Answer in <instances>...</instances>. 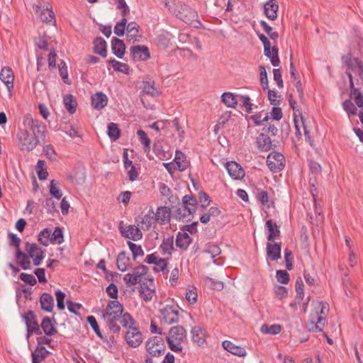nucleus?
<instances>
[{
    "instance_id": "nucleus-40",
    "label": "nucleus",
    "mask_w": 363,
    "mask_h": 363,
    "mask_svg": "<svg viewBox=\"0 0 363 363\" xmlns=\"http://www.w3.org/2000/svg\"><path fill=\"white\" fill-rule=\"evenodd\" d=\"M278 52V49L274 46L269 49L268 51L264 50V55L270 58L271 63L274 67H278L280 64Z\"/></svg>"
},
{
    "instance_id": "nucleus-13",
    "label": "nucleus",
    "mask_w": 363,
    "mask_h": 363,
    "mask_svg": "<svg viewBox=\"0 0 363 363\" xmlns=\"http://www.w3.org/2000/svg\"><path fill=\"white\" fill-rule=\"evenodd\" d=\"M0 79L6 85L9 96H11L14 82V74L12 69L7 67L2 68L0 73Z\"/></svg>"
},
{
    "instance_id": "nucleus-43",
    "label": "nucleus",
    "mask_w": 363,
    "mask_h": 363,
    "mask_svg": "<svg viewBox=\"0 0 363 363\" xmlns=\"http://www.w3.org/2000/svg\"><path fill=\"white\" fill-rule=\"evenodd\" d=\"M281 330V326L279 324L268 325L264 324L260 328V331L264 334L277 335Z\"/></svg>"
},
{
    "instance_id": "nucleus-46",
    "label": "nucleus",
    "mask_w": 363,
    "mask_h": 363,
    "mask_svg": "<svg viewBox=\"0 0 363 363\" xmlns=\"http://www.w3.org/2000/svg\"><path fill=\"white\" fill-rule=\"evenodd\" d=\"M38 241L44 246H48L51 242V230L48 228L43 230L38 235Z\"/></svg>"
},
{
    "instance_id": "nucleus-33",
    "label": "nucleus",
    "mask_w": 363,
    "mask_h": 363,
    "mask_svg": "<svg viewBox=\"0 0 363 363\" xmlns=\"http://www.w3.org/2000/svg\"><path fill=\"white\" fill-rule=\"evenodd\" d=\"M191 241V238L186 232H179L176 238V245L179 248L186 249Z\"/></svg>"
},
{
    "instance_id": "nucleus-57",
    "label": "nucleus",
    "mask_w": 363,
    "mask_h": 363,
    "mask_svg": "<svg viewBox=\"0 0 363 363\" xmlns=\"http://www.w3.org/2000/svg\"><path fill=\"white\" fill-rule=\"evenodd\" d=\"M130 250L133 253V259L135 260L138 257H141L144 255V252L140 245H138L133 242H128Z\"/></svg>"
},
{
    "instance_id": "nucleus-34",
    "label": "nucleus",
    "mask_w": 363,
    "mask_h": 363,
    "mask_svg": "<svg viewBox=\"0 0 363 363\" xmlns=\"http://www.w3.org/2000/svg\"><path fill=\"white\" fill-rule=\"evenodd\" d=\"M184 211L188 213H194L196 209L197 201L191 196L186 195L183 197Z\"/></svg>"
},
{
    "instance_id": "nucleus-64",
    "label": "nucleus",
    "mask_w": 363,
    "mask_h": 363,
    "mask_svg": "<svg viewBox=\"0 0 363 363\" xmlns=\"http://www.w3.org/2000/svg\"><path fill=\"white\" fill-rule=\"evenodd\" d=\"M277 279L281 284H287L289 281V274L285 270H277Z\"/></svg>"
},
{
    "instance_id": "nucleus-52",
    "label": "nucleus",
    "mask_w": 363,
    "mask_h": 363,
    "mask_svg": "<svg viewBox=\"0 0 363 363\" xmlns=\"http://www.w3.org/2000/svg\"><path fill=\"white\" fill-rule=\"evenodd\" d=\"M127 20L123 17L121 21L118 22L114 28V33L118 36H123L127 27Z\"/></svg>"
},
{
    "instance_id": "nucleus-38",
    "label": "nucleus",
    "mask_w": 363,
    "mask_h": 363,
    "mask_svg": "<svg viewBox=\"0 0 363 363\" xmlns=\"http://www.w3.org/2000/svg\"><path fill=\"white\" fill-rule=\"evenodd\" d=\"M35 11L40 13V18L42 21L50 23L54 20L55 15L52 10L49 9L41 10L39 6H36Z\"/></svg>"
},
{
    "instance_id": "nucleus-14",
    "label": "nucleus",
    "mask_w": 363,
    "mask_h": 363,
    "mask_svg": "<svg viewBox=\"0 0 363 363\" xmlns=\"http://www.w3.org/2000/svg\"><path fill=\"white\" fill-rule=\"evenodd\" d=\"M119 228L121 234L125 238L133 240H138L142 238L143 233L140 228L135 225H130L124 228L123 226L120 225Z\"/></svg>"
},
{
    "instance_id": "nucleus-4",
    "label": "nucleus",
    "mask_w": 363,
    "mask_h": 363,
    "mask_svg": "<svg viewBox=\"0 0 363 363\" xmlns=\"http://www.w3.org/2000/svg\"><path fill=\"white\" fill-rule=\"evenodd\" d=\"M186 333L185 329L179 325L170 328L167 342L171 350L178 352H182V347L181 344L186 340Z\"/></svg>"
},
{
    "instance_id": "nucleus-28",
    "label": "nucleus",
    "mask_w": 363,
    "mask_h": 363,
    "mask_svg": "<svg viewBox=\"0 0 363 363\" xmlns=\"http://www.w3.org/2000/svg\"><path fill=\"white\" fill-rule=\"evenodd\" d=\"M170 209L166 206L159 207L155 216V220L160 223L162 224L167 223L170 220Z\"/></svg>"
},
{
    "instance_id": "nucleus-24",
    "label": "nucleus",
    "mask_w": 363,
    "mask_h": 363,
    "mask_svg": "<svg viewBox=\"0 0 363 363\" xmlns=\"http://www.w3.org/2000/svg\"><path fill=\"white\" fill-rule=\"evenodd\" d=\"M121 318V315H118V316L113 315L104 318L107 327L113 333L116 335V337H118V335L121 330L120 325H118V322H120Z\"/></svg>"
},
{
    "instance_id": "nucleus-53",
    "label": "nucleus",
    "mask_w": 363,
    "mask_h": 363,
    "mask_svg": "<svg viewBox=\"0 0 363 363\" xmlns=\"http://www.w3.org/2000/svg\"><path fill=\"white\" fill-rule=\"evenodd\" d=\"M203 254L206 257L213 259L220 253V250L217 245H208V247L203 250Z\"/></svg>"
},
{
    "instance_id": "nucleus-50",
    "label": "nucleus",
    "mask_w": 363,
    "mask_h": 363,
    "mask_svg": "<svg viewBox=\"0 0 363 363\" xmlns=\"http://www.w3.org/2000/svg\"><path fill=\"white\" fill-rule=\"evenodd\" d=\"M160 248L163 254L171 255L173 250V238L164 239Z\"/></svg>"
},
{
    "instance_id": "nucleus-17",
    "label": "nucleus",
    "mask_w": 363,
    "mask_h": 363,
    "mask_svg": "<svg viewBox=\"0 0 363 363\" xmlns=\"http://www.w3.org/2000/svg\"><path fill=\"white\" fill-rule=\"evenodd\" d=\"M123 312V306L118 301H111L108 302L103 318L110 316H118L122 315Z\"/></svg>"
},
{
    "instance_id": "nucleus-36",
    "label": "nucleus",
    "mask_w": 363,
    "mask_h": 363,
    "mask_svg": "<svg viewBox=\"0 0 363 363\" xmlns=\"http://www.w3.org/2000/svg\"><path fill=\"white\" fill-rule=\"evenodd\" d=\"M174 162L178 169L181 172L186 169L189 166V162L186 160V156L180 151L176 152V156L174 157Z\"/></svg>"
},
{
    "instance_id": "nucleus-63",
    "label": "nucleus",
    "mask_w": 363,
    "mask_h": 363,
    "mask_svg": "<svg viewBox=\"0 0 363 363\" xmlns=\"http://www.w3.org/2000/svg\"><path fill=\"white\" fill-rule=\"evenodd\" d=\"M342 106L344 110L348 113V115H356L357 108L354 104L350 100L345 101L342 104Z\"/></svg>"
},
{
    "instance_id": "nucleus-26",
    "label": "nucleus",
    "mask_w": 363,
    "mask_h": 363,
    "mask_svg": "<svg viewBox=\"0 0 363 363\" xmlns=\"http://www.w3.org/2000/svg\"><path fill=\"white\" fill-rule=\"evenodd\" d=\"M55 321L49 317H45L41 323V328L47 336H52L57 333L54 323Z\"/></svg>"
},
{
    "instance_id": "nucleus-15",
    "label": "nucleus",
    "mask_w": 363,
    "mask_h": 363,
    "mask_svg": "<svg viewBox=\"0 0 363 363\" xmlns=\"http://www.w3.org/2000/svg\"><path fill=\"white\" fill-rule=\"evenodd\" d=\"M229 175L235 179H240L245 176V172L241 166L235 162H228L225 164Z\"/></svg>"
},
{
    "instance_id": "nucleus-27",
    "label": "nucleus",
    "mask_w": 363,
    "mask_h": 363,
    "mask_svg": "<svg viewBox=\"0 0 363 363\" xmlns=\"http://www.w3.org/2000/svg\"><path fill=\"white\" fill-rule=\"evenodd\" d=\"M40 121L38 120H34L30 114H27L24 116L23 121V129L30 130L33 132L40 131Z\"/></svg>"
},
{
    "instance_id": "nucleus-7",
    "label": "nucleus",
    "mask_w": 363,
    "mask_h": 363,
    "mask_svg": "<svg viewBox=\"0 0 363 363\" xmlns=\"http://www.w3.org/2000/svg\"><path fill=\"white\" fill-rule=\"evenodd\" d=\"M125 340L131 347H138L143 341L142 333L135 325H129L126 330Z\"/></svg>"
},
{
    "instance_id": "nucleus-23",
    "label": "nucleus",
    "mask_w": 363,
    "mask_h": 363,
    "mask_svg": "<svg viewBox=\"0 0 363 363\" xmlns=\"http://www.w3.org/2000/svg\"><path fill=\"white\" fill-rule=\"evenodd\" d=\"M127 37L129 41H139L141 35L139 34V26L135 22H130L126 27Z\"/></svg>"
},
{
    "instance_id": "nucleus-41",
    "label": "nucleus",
    "mask_w": 363,
    "mask_h": 363,
    "mask_svg": "<svg viewBox=\"0 0 363 363\" xmlns=\"http://www.w3.org/2000/svg\"><path fill=\"white\" fill-rule=\"evenodd\" d=\"M94 52L103 57H105L106 54V41L102 38H97L94 41Z\"/></svg>"
},
{
    "instance_id": "nucleus-30",
    "label": "nucleus",
    "mask_w": 363,
    "mask_h": 363,
    "mask_svg": "<svg viewBox=\"0 0 363 363\" xmlns=\"http://www.w3.org/2000/svg\"><path fill=\"white\" fill-rule=\"evenodd\" d=\"M111 48L113 54L118 58H122L125 50V45L122 40L113 38L111 41Z\"/></svg>"
},
{
    "instance_id": "nucleus-61",
    "label": "nucleus",
    "mask_w": 363,
    "mask_h": 363,
    "mask_svg": "<svg viewBox=\"0 0 363 363\" xmlns=\"http://www.w3.org/2000/svg\"><path fill=\"white\" fill-rule=\"evenodd\" d=\"M87 321L94 330V331L96 333V334L101 339H104V336L102 335V333L100 331L99 327L98 325L96 319L94 316L91 315L88 316Z\"/></svg>"
},
{
    "instance_id": "nucleus-56",
    "label": "nucleus",
    "mask_w": 363,
    "mask_h": 363,
    "mask_svg": "<svg viewBox=\"0 0 363 363\" xmlns=\"http://www.w3.org/2000/svg\"><path fill=\"white\" fill-rule=\"evenodd\" d=\"M112 67L116 71L121 72L124 74H128L129 71V67L127 64L121 62L116 60H112L111 61Z\"/></svg>"
},
{
    "instance_id": "nucleus-10",
    "label": "nucleus",
    "mask_w": 363,
    "mask_h": 363,
    "mask_svg": "<svg viewBox=\"0 0 363 363\" xmlns=\"http://www.w3.org/2000/svg\"><path fill=\"white\" fill-rule=\"evenodd\" d=\"M284 157L279 152H272L267 158V164L269 169L277 172L283 169L284 166Z\"/></svg>"
},
{
    "instance_id": "nucleus-20",
    "label": "nucleus",
    "mask_w": 363,
    "mask_h": 363,
    "mask_svg": "<svg viewBox=\"0 0 363 363\" xmlns=\"http://www.w3.org/2000/svg\"><path fill=\"white\" fill-rule=\"evenodd\" d=\"M191 340L198 345H202L206 342V332L200 326H196L191 330Z\"/></svg>"
},
{
    "instance_id": "nucleus-16",
    "label": "nucleus",
    "mask_w": 363,
    "mask_h": 363,
    "mask_svg": "<svg viewBox=\"0 0 363 363\" xmlns=\"http://www.w3.org/2000/svg\"><path fill=\"white\" fill-rule=\"evenodd\" d=\"M267 256L272 261H277L281 258V243L269 242L266 247Z\"/></svg>"
},
{
    "instance_id": "nucleus-32",
    "label": "nucleus",
    "mask_w": 363,
    "mask_h": 363,
    "mask_svg": "<svg viewBox=\"0 0 363 363\" xmlns=\"http://www.w3.org/2000/svg\"><path fill=\"white\" fill-rule=\"evenodd\" d=\"M49 353L45 347H37L35 350L32 352V363H42Z\"/></svg>"
},
{
    "instance_id": "nucleus-51",
    "label": "nucleus",
    "mask_w": 363,
    "mask_h": 363,
    "mask_svg": "<svg viewBox=\"0 0 363 363\" xmlns=\"http://www.w3.org/2000/svg\"><path fill=\"white\" fill-rule=\"evenodd\" d=\"M139 292L140 298L146 301L152 300L155 295V291L147 286H142Z\"/></svg>"
},
{
    "instance_id": "nucleus-39",
    "label": "nucleus",
    "mask_w": 363,
    "mask_h": 363,
    "mask_svg": "<svg viewBox=\"0 0 363 363\" xmlns=\"http://www.w3.org/2000/svg\"><path fill=\"white\" fill-rule=\"evenodd\" d=\"M154 221V212L150 211L147 214L141 218L140 228L143 230H148Z\"/></svg>"
},
{
    "instance_id": "nucleus-2",
    "label": "nucleus",
    "mask_w": 363,
    "mask_h": 363,
    "mask_svg": "<svg viewBox=\"0 0 363 363\" xmlns=\"http://www.w3.org/2000/svg\"><path fill=\"white\" fill-rule=\"evenodd\" d=\"M314 311L310 315L311 329L321 332L325 325V316L328 313V305L323 301L313 303Z\"/></svg>"
},
{
    "instance_id": "nucleus-35",
    "label": "nucleus",
    "mask_w": 363,
    "mask_h": 363,
    "mask_svg": "<svg viewBox=\"0 0 363 363\" xmlns=\"http://www.w3.org/2000/svg\"><path fill=\"white\" fill-rule=\"evenodd\" d=\"M41 307L48 312H51L54 307V299L51 295L45 293L40 298Z\"/></svg>"
},
{
    "instance_id": "nucleus-3",
    "label": "nucleus",
    "mask_w": 363,
    "mask_h": 363,
    "mask_svg": "<svg viewBox=\"0 0 363 363\" xmlns=\"http://www.w3.org/2000/svg\"><path fill=\"white\" fill-rule=\"evenodd\" d=\"M342 59L347 66L345 73L350 79V88H353L352 74L358 76L360 81L363 82V63L358 58L352 57L350 54L343 56Z\"/></svg>"
},
{
    "instance_id": "nucleus-22",
    "label": "nucleus",
    "mask_w": 363,
    "mask_h": 363,
    "mask_svg": "<svg viewBox=\"0 0 363 363\" xmlns=\"http://www.w3.org/2000/svg\"><path fill=\"white\" fill-rule=\"evenodd\" d=\"M222 345L225 350L238 357H244L246 354V350L244 347L236 345L228 340L223 342Z\"/></svg>"
},
{
    "instance_id": "nucleus-49",
    "label": "nucleus",
    "mask_w": 363,
    "mask_h": 363,
    "mask_svg": "<svg viewBox=\"0 0 363 363\" xmlns=\"http://www.w3.org/2000/svg\"><path fill=\"white\" fill-rule=\"evenodd\" d=\"M120 129L116 123H110L108 125L107 133L112 140H116L118 139L120 137Z\"/></svg>"
},
{
    "instance_id": "nucleus-31",
    "label": "nucleus",
    "mask_w": 363,
    "mask_h": 363,
    "mask_svg": "<svg viewBox=\"0 0 363 363\" xmlns=\"http://www.w3.org/2000/svg\"><path fill=\"white\" fill-rule=\"evenodd\" d=\"M107 101V96L101 92H97L91 96V105L97 109H101L105 107Z\"/></svg>"
},
{
    "instance_id": "nucleus-6",
    "label": "nucleus",
    "mask_w": 363,
    "mask_h": 363,
    "mask_svg": "<svg viewBox=\"0 0 363 363\" xmlns=\"http://www.w3.org/2000/svg\"><path fill=\"white\" fill-rule=\"evenodd\" d=\"M10 244L16 247V259L18 264L25 270L28 269L30 265V261L26 254L23 253L19 248L21 239L13 233H9Z\"/></svg>"
},
{
    "instance_id": "nucleus-54",
    "label": "nucleus",
    "mask_w": 363,
    "mask_h": 363,
    "mask_svg": "<svg viewBox=\"0 0 363 363\" xmlns=\"http://www.w3.org/2000/svg\"><path fill=\"white\" fill-rule=\"evenodd\" d=\"M138 136L140 143L144 145L145 151H149L150 149V140L147 137L146 133L143 130H138L137 132Z\"/></svg>"
},
{
    "instance_id": "nucleus-25",
    "label": "nucleus",
    "mask_w": 363,
    "mask_h": 363,
    "mask_svg": "<svg viewBox=\"0 0 363 363\" xmlns=\"http://www.w3.org/2000/svg\"><path fill=\"white\" fill-rule=\"evenodd\" d=\"M256 143L258 149L262 152L270 150L272 146L270 138L264 133H261L258 135Z\"/></svg>"
},
{
    "instance_id": "nucleus-44",
    "label": "nucleus",
    "mask_w": 363,
    "mask_h": 363,
    "mask_svg": "<svg viewBox=\"0 0 363 363\" xmlns=\"http://www.w3.org/2000/svg\"><path fill=\"white\" fill-rule=\"evenodd\" d=\"M143 90L147 95L155 97L159 96L160 92L157 89L155 86L154 82H144L143 86Z\"/></svg>"
},
{
    "instance_id": "nucleus-8",
    "label": "nucleus",
    "mask_w": 363,
    "mask_h": 363,
    "mask_svg": "<svg viewBox=\"0 0 363 363\" xmlns=\"http://www.w3.org/2000/svg\"><path fill=\"white\" fill-rule=\"evenodd\" d=\"M25 250L29 259H32L35 266H39L44 259V252L35 243L26 242ZM30 261V259H29Z\"/></svg>"
},
{
    "instance_id": "nucleus-9",
    "label": "nucleus",
    "mask_w": 363,
    "mask_h": 363,
    "mask_svg": "<svg viewBox=\"0 0 363 363\" xmlns=\"http://www.w3.org/2000/svg\"><path fill=\"white\" fill-rule=\"evenodd\" d=\"M147 267L145 265H140L133 269V273H128L123 277V280L128 286H133L141 281L143 276L147 274Z\"/></svg>"
},
{
    "instance_id": "nucleus-18",
    "label": "nucleus",
    "mask_w": 363,
    "mask_h": 363,
    "mask_svg": "<svg viewBox=\"0 0 363 363\" xmlns=\"http://www.w3.org/2000/svg\"><path fill=\"white\" fill-rule=\"evenodd\" d=\"M130 54L134 60L145 61L150 57L148 48L145 45H136L130 48Z\"/></svg>"
},
{
    "instance_id": "nucleus-12",
    "label": "nucleus",
    "mask_w": 363,
    "mask_h": 363,
    "mask_svg": "<svg viewBox=\"0 0 363 363\" xmlns=\"http://www.w3.org/2000/svg\"><path fill=\"white\" fill-rule=\"evenodd\" d=\"M162 318L165 323L172 324L179 320L178 307L174 306H166L161 310Z\"/></svg>"
},
{
    "instance_id": "nucleus-59",
    "label": "nucleus",
    "mask_w": 363,
    "mask_h": 363,
    "mask_svg": "<svg viewBox=\"0 0 363 363\" xmlns=\"http://www.w3.org/2000/svg\"><path fill=\"white\" fill-rule=\"evenodd\" d=\"M352 90V94L354 96V100L355 101V104L359 107L363 108V95L360 92V91L358 89L354 88L353 86V88H351Z\"/></svg>"
},
{
    "instance_id": "nucleus-45",
    "label": "nucleus",
    "mask_w": 363,
    "mask_h": 363,
    "mask_svg": "<svg viewBox=\"0 0 363 363\" xmlns=\"http://www.w3.org/2000/svg\"><path fill=\"white\" fill-rule=\"evenodd\" d=\"M24 319L27 329H28L30 331L35 329V328L38 325L35 320V315L33 311H28L24 315Z\"/></svg>"
},
{
    "instance_id": "nucleus-29",
    "label": "nucleus",
    "mask_w": 363,
    "mask_h": 363,
    "mask_svg": "<svg viewBox=\"0 0 363 363\" xmlns=\"http://www.w3.org/2000/svg\"><path fill=\"white\" fill-rule=\"evenodd\" d=\"M265 227L268 230L267 239L269 242H274V240L280 236V230L277 225L272 220L266 222Z\"/></svg>"
},
{
    "instance_id": "nucleus-47",
    "label": "nucleus",
    "mask_w": 363,
    "mask_h": 363,
    "mask_svg": "<svg viewBox=\"0 0 363 363\" xmlns=\"http://www.w3.org/2000/svg\"><path fill=\"white\" fill-rule=\"evenodd\" d=\"M221 100L228 107L233 108L237 104L235 95L230 92L223 93L221 96Z\"/></svg>"
},
{
    "instance_id": "nucleus-11",
    "label": "nucleus",
    "mask_w": 363,
    "mask_h": 363,
    "mask_svg": "<svg viewBox=\"0 0 363 363\" xmlns=\"http://www.w3.org/2000/svg\"><path fill=\"white\" fill-rule=\"evenodd\" d=\"M146 349L151 355L158 357L164 352L165 347L162 339L153 337L147 341Z\"/></svg>"
},
{
    "instance_id": "nucleus-58",
    "label": "nucleus",
    "mask_w": 363,
    "mask_h": 363,
    "mask_svg": "<svg viewBox=\"0 0 363 363\" xmlns=\"http://www.w3.org/2000/svg\"><path fill=\"white\" fill-rule=\"evenodd\" d=\"M50 193L55 198L59 199L62 197V193L58 187V183L55 180H52L50 185Z\"/></svg>"
},
{
    "instance_id": "nucleus-19",
    "label": "nucleus",
    "mask_w": 363,
    "mask_h": 363,
    "mask_svg": "<svg viewBox=\"0 0 363 363\" xmlns=\"http://www.w3.org/2000/svg\"><path fill=\"white\" fill-rule=\"evenodd\" d=\"M145 261L147 264H155V270L157 272H163L167 266V260L166 259L158 257L154 254L147 255Z\"/></svg>"
},
{
    "instance_id": "nucleus-60",
    "label": "nucleus",
    "mask_w": 363,
    "mask_h": 363,
    "mask_svg": "<svg viewBox=\"0 0 363 363\" xmlns=\"http://www.w3.org/2000/svg\"><path fill=\"white\" fill-rule=\"evenodd\" d=\"M51 242L57 244H61L63 242L62 231L59 228H55V230L51 232Z\"/></svg>"
},
{
    "instance_id": "nucleus-48",
    "label": "nucleus",
    "mask_w": 363,
    "mask_h": 363,
    "mask_svg": "<svg viewBox=\"0 0 363 363\" xmlns=\"http://www.w3.org/2000/svg\"><path fill=\"white\" fill-rule=\"evenodd\" d=\"M64 104L70 113L76 111L77 102L72 95H67L64 97Z\"/></svg>"
},
{
    "instance_id": "nucleus-21",
    "label": "nucleus",
    "mask_w": 363,
    "mask_h": 363,
    "mask_svg": "<svg viewBox=\"0 0 363 363\" xmlns=\"http://www.w3.org/2000/svg\"><path fill=\"white\" fill-rule=\"evenodd\" d=\"M264 13L267 17L274 21L277 18L279 4L277 0H269L264 6Z\"/></svg>"
},
{
    "instance_id": "nucleus-55",
    "label": "nucleus",
    "mask_w": 363,
    "mask_h": 363,
    "mask_svg": "<svg viewBox=\"0 0 363 363\" xmlns=\"http://www.w3.org/2000/svg\"><path fill=\"white\" fill-rule=\"evenodd\" d=\"M120 323L123 327L126 328V330L129 325H135V320L128 313H125L124 314L122 313Z\"/></svg>"
},
{
    "instance_id": "nucleus-42",
    "label": "nucleus",
    "mask_w": 363,
    "mask_h": 363,
    "mask_svg": "<svg viewBox=\"0 0 363 363\" xmlns=\"http://www.w3.org/2000/svg\"><path fill=\"white\" fill-rule=\"evenodd\" d=\"M129 258L126 257L124 252L119 253L117 257L118 269L123 272L126 271L129 264Z\"/></svg>"
},
{
    "instance_id": "nucleus-62",
    "label": "nucleus",
    "mask_w": 363,
    "mask_h": 363,
    "mask_svg": "<svg viewBox=\"0 0 363 363\" xmlns=\"http://www.w3.org/2000/svg\"><path fill=\"white\" fill-rule=\"evenodd\" d=\"M59 72L65 84H69V78H68V72L66 64L65 62L62 61L59 64Z\"/></svg>"
},
{
    "instance_id": "nucleus-37",
    "label": "nucleus",
    "mask_w": 363,
    "mask_h": 363,
    "mask_svg": "<svg viewBox=\"0 0 363 363\" xmlns=\"http://www.w3.org/2000/svg\"><path fill=\"white\" fill-rule=\"evenodd\" d=\"M124 167L127 170V174L129 179L131 182L136 180L138 176V173L136 170V168L133 164L132 161L129 160L127 157V153H125V160L124 161Z\"/></svg>"
},
{
    "instance_id": "nucleus-1",
    "label": "nucleus",
    "mask_w": 363,
    "mask_h": 363,
    "mask_svg": "<svg viewBox=\"0 0 363 363\" xmlns=\"http://www.w3.org/2000/svg\"><path fill=\"white\" fill-rule=\"evenodd\" d=\"M165 6L184 23L194 27H197L201 24L198 21L197 12L181 1L167 0Z\"/></svg>"
},
{
    "instance_id": "nucleus-5",
    "label": "nucleus",
    "mask_w": 363,
    "mask_h": 363,
    "mask_svg": "<svg viewBox=\"0 0 363 363\" xmlns=\"http://www.w3.org/2000/svg\"><path fill=\"white\" fill-rule=\"evenodd\" d=\"M17 137L20 144V148L23 151L29 152L33 150L39 142L35 132L31 133L26 129H19Z\"/></svg>"
}]
</instances>
